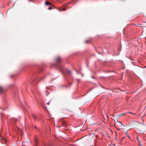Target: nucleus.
<instances>
[{"label":"nucleus","instance_id":"f257e3e1","mask_svg":"<svg viewBox=\"0 0 146 146\" xmlns=\"http://www.w3.org/2000/svg\"><path fill=\"white\" fill-rule=\"evenodd\" d=\"M55 60L58 64L54 65V66L56 67L61 72L64 71L65 68L61 64L62 59L59 56H58L56 58Z\"/></svg>","mask_w":146,"mask_h":146},{"label":"nucleus","instance_id":"f03ea898","mask_svg":"<svg viewBox=\"0 0 146 146\" xmlns=\"http://www.w3.org/2000/svg\"><path fill=\"white\" fill-rule=\"evenodd\" d=\"M5 92L4 89L3 88L0 86V94L4 93Z\"/></svg>","mask_w":146,"mask_h":146},{"label":"nucleus","instance_id":"7ed1b4c3","mask_svg":"<svg viewBox=\"0 0 146 146\" xmlns=\"http://www.w3.org/2000/svg\"><path fill=\"white\" fill-rule=\"evenodd\" d=\"M32 117L33 119L35 121L37 120L38 119V117H37L35 115L33 114L32 115Z\"/></svg>","mask_w":146,"mask_h":146},{"label":"nucleus","instance_id":"20e7f679","mask_svg":"<svg viewBox=\"0 0 146 146\" xmlns=\"http://www.w3.org/2000/svg\"><path fill=\"white\" fill-rule=\"evenodd\" d=\"M58 11H64L66 10V9L65 8H58L57 9Z\"/></svg>","mask_w":146,"mask_h":146},{"label":"nucleus","instance_id":"39448f33","mask_svg":"<svg viewBox=\"0 0 146 146\" xmlns=\"http://www.w3.org/2000/svg\"><path fill=\"white\" fill-rule=\"evenodd\" d=\"M34 142H35V144H36V145L38 143V140L37 138H35V139ZM35 146H36V145Z\"/></svg>","mask_w":146,"mask_h":146},{"label":"nucleus","instance_id":"423d86ee","mask_svg":"<svg viewBox=\"0 0 146 146\" xmlns=\"http://www.w3.org/2000/svg\"><path fill=\"white\" fill-rule=\"evenodd\" d=\"M45 4L46 5H50L51 3L50 2H48L47 1H46L45 2Z\"/></svg>","mask_w":146,"mask_h":146},{"label":"nucleus","instance_id":"0eeeda50","mask_svg":"<svg viewBox=\"0 0 146 146\" xmlns=\"http://www.w3.org/2000/svg\"><path fill=\"white\" fill-rule=\"evenodd\" d=\"M67 73L69 74H71V72H70V71L69 70H68L67 71Z\"/></svg>","mask_w":146,"mask_h":146},{"label":"nucleus","instance_id":"6e6552de","mask_svg":"<svg viewBox=\"0 0 146 146\" xmlns=\"http://www.w3.org/2000/svg\"><path fill=\"white\" fill-rule=\"evenodd\" d=\"M90 42V40H87L85 42L86 43H88Z\"/></svg>","mask_w":146,"mask_h":146},{"label":"nucleus","instance_id":"1a4fd4ad","mask_svg":"<svg viewBox=\"0 0 146 146\" xmlns=\"http://www.w3.org/2000/svg\"><path fill=\"white\" fill-rule=\"evenodd\" d=\"M139 142V145L141 146H143L142 145V144L141 143V142H140H140Z\"/></svg>","mask_w":146,"mask_h":146},{"label":"nucleus","instance_id":"9d476101","mask_svg":"<svg viewBox=\"0 0 146 146\" xmlns=\"http://www.w3.org/2000/svg\"><path fill=\"white\" fill-rule=\"evenodd\" d=\"M137 140H138V142H140V141L139 139V138L138 135H137Z\"/></svg>","mask_w":146,"mask_h":146},{"label":"nucleus","instance_id":"9b49d317","mask_svg":"<svg viewBox=\"0 0 146 146\" xmlns=\"http://www.w3.org/2000/svg\"><path fill=\"white\" fill-rule=\"evenodd\" d=\"M125 114V113H121V114H120V116H122L123 115H124Z\"/></svg>","mask_w":146,"mask_h":146},{"label":"nucleus","instance_id":"f8f14e48","mask_svg":"<svg viewBox=\"0 0 146 146\" xmlns=\"http://www.w3.org/2000/svg\"><path fill=\"white\" fill-rule=\"evenodd\" d=\"M34 128L35 129H37V127L36 126H34Z\"/></svg>","mask_w":146,"mask_h":146},{"label":"nucleus","instance_id":"ddd939ff","mask_svg":"<svg viewBox=\"0 0 146 146\" xmlns=\"http://www.w3.org/2000/svg\"><path fill=\"white\" fill-rule=\"evenodd\" d=\"M3 137H2L0 135V139H2V138H3Z\"/></svg>","mask_w":146,"mask_h":146},{"label":"nucleus","instance_id":"4468645a","mask_svg":"<svg viewBox=\"0 0 146 146\" xmlns=\"http://www.w3.org/2000/svg\"><path fill=\"white\" fill-rule=\"evenodd\" d=\"M52 7H49L48 9L49 10L51 9H52Z\"/></svg>","mask_w":146,"mask_h":146},{"label":"nucleus","instance_id":"2eb2a0df","mask_svg":"<svg viewBox=\"0 0 146 146\" xmlns=\"http://www.w3.org/2000/svg\"><path fill=\"white\" fill-rule=\"evenodd\" d=\"M128 113H130V114H133V113L131 112H128Z\"/></svg>","mask_w":146,"mask_h":146},{"label":"nucleus","instance_id":"dca6fc26","mask_svg":"<svg viewBox=\"0 0 146 146\" xmlns=\"http://www.w3.org/2000/svg\"><path fill=\"white\" fill-rule=\"evenodd\" d=\"M47 104L48 105H49V104H50V102H47Z\"/></svg>","mask_w":146,"mask_h":146},{"label":"nucleus","instance_id":"f3484780","mask_svg":"<svg viewBox=\"0 0 146 146\" xmlns=\"http://www.w3.org/2000/svg\"><path fill=\"white\" fill-rule=\"evenodd\" d=\"M10 77L11 78H12L13 77V76H10Z\"/></svg>","mask_w":146,"mask_h":146},{"label":"nucleus","instance_id":"a211bd4d","mask_svg":"<svg viewBox=\"0 0 146 146\" xmlns=\"http://www.w3.org/2000/svg\"><path fill=\"white\" fill-rule=\"evenodd\" d=\"M132 115H135V113H133V114H132Z\"/></svg>","mask_w":146,"mask_h":146},{"label":"nucleus","instance_id":"6ab92c4d","mask_svg":"<svg viewBox=\"0 0 146 146\" xmlns=\"http://www.w3.org/2000/svg\"><path fill=\"white\" fill-rule=\"evenodd\" d=\"M117 130H120V129L119 128H116Z\"/></svg>","mask_w":146,"mask_h":146},{"label":"nucleus","instance_id":"aec40b11","mask_svg":"<svg viewBox=\"0 0 146 146\" xmlns=\"http://www.w3.org/2000/svg\"><path fill=\"white\" fill-rule=\"evenodd\" d=\"M5 142H6V140L5 139Z\"/></svg>","mask_w":146,"mask_h":146},{"label":"nucleus","instance_id":"412c9836","mask_svg":"<svg viewBox=\"0 0 146 146\" xmlns=\"http://www.w3.org/2000/svg\"><path fill=\"white\" fill-rule=\"evenodd\" d=\"M70 3H68V4H70Z\"/></svg>","mask_w":146,"mask_h":146},{"label":"nucleus","instance_id":"4be33fe9","mask_svg":"<svg viewBox=\"0 0 146 146\" xmlns=\"http://www.w3.org/2000/svg\"><path fill=\"white\" fill-rule=\"evenodd\" d=\"M36 100L37 101V99H36V98H35Z\"/></svg>","mask_w":146,"mask_h":146}]
</instances>
